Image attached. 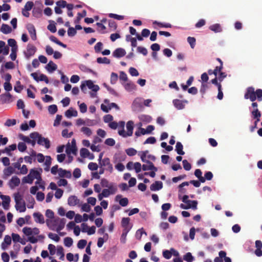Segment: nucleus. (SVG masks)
Wrapping results in <instances>:
<instances>
[{"label":"nucleus","instance_id":"1","mask_svg":"<svg viewBox=\"0 0 262 262\" xmlns=\"http://www.w3.org/2000/svg\"><path fill=\"white\" fill-rule=\"evenodd\" d=\"M66 220L64 218L60 219L58 217L52 220H47L46 224L49 228L53 231L59 232L62 230L65 226Z\"/></svg>","mask_w":262,"mask_h":262},{"label":"nucleus","instance_id":"2","mask_svg":"<svg viewBox=\"0 0 262 262\" xmlns=\"http://www.w3.org/2000/svg\"><path fill=\"white\" fill-rule=\"evenodd\" d=\"M244 98L246 99H249L252 102L254 101L256 99L258 101H262V90L257 89L256 91L253 87L247 88L245 94Z\"/></svg>","mask_w":262,"mask_h":262},{"label":"nucleus","instance_id":"3","mask_svg":"<svg viewBox=\"0 0 262 262\" xmlns=\"http://www.w3.org/2000/svg\"><path fill=\"white\" fill-rule=\"evenodd\" d=\"M30 138H37V143L41 146H44L47 149L50 147V141L48 138H44L38 132H33L30 134Z\"/></svg>","mask_w":262,"mask_h":262},{"label":"nucleus","instance_id":"4","mask_svg":"<svg viewBox=\"0 0 262 262\" xmlns=\"http://www.w3.org/2000/svg\"><path fill=\"white\" fill-rule=\"evenodd\" d=\"M189 196L187 195H184L181 199L182 201L185 204V203H192V205H189L184 204H181L180 206V208L183 209H188L190 208L193 210H196L197 209L198 201L195 200H188Z\"/></svg>","mask_w":262,"mask_h":262},{"label":"nucleus","instance_id":"5","mask_svg":"<svg viewBox=\"0 0 262 262\" xmlns=\"http://www.w3.org/2000/svg\"><path fill=\"white\" fill-rule=\"evenodd\" d=\"M127 132L124 129L118 130V134L123 137L127 138L132 136L134 129V122L133 121H128L126 123Z\"/></svg>","mask_w":262,"mask_h":262},{"label":"nucleus","instance_id":"6","mask_svg":"<svg viewBox=\"0 0 262 262\" xmlns=\"http://www.w3.org/2000/svg\"><path fill=\"white\" fill-rule=\"evenodd\" d=\"M143 99L141 97L136 98L132 104V109L133 112H139L142 111L143 108Z\"/></svg>","mask_w":262,"mask_h":262},{"label":"nucleus","instance_id":"7","mask_svg":"<svg viewBox=\"0 0 262 262\" xmlns=\"http://www.w3.org/2000/svg\"><path fill=\"white\" fill-rule=\"evenodd\" d=\"M86 86L94 92H97L100 89L99 86L98 85L94 84L92 80H86L84 82L82 83L80 85L81 91L84 93H85Z\"/></svg>","mask_w":262,"mask_h":262},{"label":"nucleus","instance_id":"8","mask_svg":"<svg viewBox=\"0 0 262 262\" xmlns=\"http://www.w3.org/2000/svg\"><path fill=\"white\" fill-rule=\"evenodd\" d=\"M36 48L33 45L28 44L27 47L26 51H24V54L27 59H29L31 57L33 56L36 52Z\"/></svg>","mask_w":262,"mask_h":262},{"label":"nucleus","instance_id":"9","mask_svg":"<svg viewBox=\"0 0 262 262\" xmlns=\"http://www.w3.org/2000/svg\"><path fill=\"white\" fill-rule=\"evenodd\" d=\"M172 103L176 109L181 110L185 108L186 104L188 103V101L175 99L172 100Z\"/></svg>","mask_w":262,"mask_h":262},{"label":"nucleus","instance_id":"10","mask_svg":"<svg viewBox=\"0 0 262 262\" xmlns=\"http://www.w3.org/2000/svg\"><path fill=\"white\" fill-rule=\"evenodd\" d=\"M99 165L105 168V170L109 171L110 173H112L113 171V165L111 163L110 160L108 158L103 159V161H101Z\"/></svg>","mask_w":262,"mask_h":262},{"label":"nucleus","instance_id":"11","mask_svg":"<svg viewBox=\"0 0 262 262\" xmlns=\"http://www.w3.org/2000/svg\"><path fill=\"white\" fill-rule=\"evenodd\" d=\"M12 96L9 93H5L0 95V104L10 103L12 102Z\"/></svg>","mask_w":262,"mask_h":262},{"label":"nucleus","instance_id":"12","mask_svg":"<svg viewBox=\"0 0 262 262\" xmlns=\"http://www.w3.org/2000/svg\"><path fill=\"white\" fill-rule=\"evenodd\" d=\"M0 198L2 200V206L5 210L9 209L10 203L11 201L10 197L8 195H0Z\"/></svg>","mask_w":262,"mask_h":262},{"label":"nucleus","instance_id":"13","mask_svg":"<svg viewBox=\"0 0 262 262\" xmlns=\"http://www.w3.org/2000/svg\"><path fill=\"white\" fill-rule=\"evenodd\" d=\"M27 29L30 35L31 39L33 40H35L37 38L36 29L33 25L31 24H28L27 26Z\"/></svg>","mask_w":262,"mask_h":262},{"label":"nucleus","instance_id":"14","mask_svg":"<svg viewBox=\"0 0 262 262\" xmlns=\"http://www.w3.org/2000/svg\"><path fill=\"white\" fill-rule=\"evenodd\" d=\"M126 54V51L125 50L121 48H119L116 49L113 52V56L114 57L120 58L124 56H125Z\"/></svg>","mask_w":262,"mask_h":262},{"label":"nucleus","instance_id":"15","mask_svg":"<svg viewBox=\"0 0 262 262\" xmlns=\"http://www.w3.org/2000/svg\"><path fill=\"white\" fill-rule=\"evenodd\" d=\"M20 184V179L17 176H13L9 182V187L13 189Z\"/></svg>","mask_w":262,"mask_h":262},{"label":"nucleus","instance_id":"16","mask_svg":"<svg viewBox=\"0 0 262 262\" xmlns=\"http://www.w3.org/2000/svg\"><path fill=\"white\" fill-rule=\"evenodd\" d=\"M33 216L36 223L41 224L45 223V219L43 215L40 212H34L33 214Z\"/></svg>","mask_w":262,"mask_h":262},{"label":"nucleus","instance_id":"17","mask_svg":"<svg viewBox=\"0 0 262 262\" xmlns=\"http://www.w3.org/2000/svg\"><path fill=\"white\" fill-rule=\"evenodd\" d=\"M80 200L75 195H71L68 199V204L70 206H74L78 205Z\"/></svg>","mask_w":262,"mask_h":262},{"label":"nucleus","instance_id":"18","mask_svg":"<svg viewBox=\"0 0 262 262\" xmlns=\"http://www.w3.org/2000/svg\"><path fill=\"white\" fill-rule=\"evenodd\" d=\"M162 187L163 183L161 181H157L150 185V189L151 191H156L161 189Z\"/></svg>","mask_w":262,"mask_h":262},{"label":"nucleus","instance_id":"19","mask_svg":"<svg viewBox=\"0 0 262 262\" xmlns=\"http://www.w3.org/2000/svg\"><path fill=\"white\" fill-rule=\"evenodd\" d=\"M122 84L125 90L127 92H130L136 89V85L131 81H129L127 83H123Z\"/></svg>","mask_w":262,"mask_h":262},{"label":"nucleus","instance_id":"20","mask_svg":"<svg viewBox=\"0 0 262 262\" xmlns=\"http://www.w3.org/2000/svg\"><path fill=\"white\" fill-rule=\"evenodd\" d=\"M147 164H143L142 165V169L144 171L146 170H154L157 171L158 169L156 167L154 166L153 163L150 161H148Z\"/></svg>","mask_w":262,"mask_h":262},{"label":"nucleus","instance_id":"21","mask_svg":"<svg viewBox=\"0 0 262 262\" xmlns=\"http://www.w3.org/2000/svg\"><path fill=\"white\" fill-rule=\"evenodd\" d=\"M58 174L59 177L67 178H70L71 177V172L70 171L63 169L61 168H59L58 169Z\"/></svg>","mask_w":262,"mask_h":262},{"label":"nucleus","instance_id":"22","mask_svg":"<svg viewBox=\"0 0 262 262\" xmlns=\"http://www.w3.org/2000/svg\"><path fill=\"white\" fill-rule=\"evenodd\" d=\"M16 149V145L15 144H13L8 147H6L4 150H2V153H6L8 156H11L12 155L11 151H13Z\"/></svg>","mask_w":262,"mask_h":262},{"label":"nucleus","instance_id":"23","mask_svg":"<svg viewBox=\"0 0 262 262\" xmlns=\"http://www.w3.org/2000/svg\"><path fill=\"white\" fill-rule=\"evenodd\" d=\"M29 174L33 179H36L37 180L42 181L40 174L37 170L34 169H31Z\"/></svg>","mask_w":262,"mask_h":262},{"label":"nucleus","instance_id":"24","mask_svg":"<svg viewBox=\"0 0 262 262\" xmlns=\"http://www.w3.org/2000/svg\"><path fill=\"white\" fill-rule=\"evenodd\" d=\"M57 68V65L54 63L52 61H49V62L46 66V70L50 73H52L55 71Z\"/></svg>","mask_w":262,"mask_h":262},{"label":"nucleus","instance_id":"25","mask_svg":"<svg viewBox=\"0 0 262 262\" xmlns=\"http://www.w3.org/2000/svg\"><path fill=\"white\" fill-rule=\"evenodd\" d=\"M77 147H73L71 146L70 143H68L66 145V152L68 155H71V154H73V155H76L77 153Z\"/></svg>","mask_w":262,"mask_h":262},{"label":"nucleus","instance_id":"26","mask_svg":"<svg viewBox=\"0 0 262 262\" xmlns=\"http://www.w3.org/2000/svg\"><path fill=\"white\" fill-rule=\"evenodd\" d=\"M14 172V169L13 167L9 166L5 169H4L3 172L4 176L3 178L5 179H7V178L10 176L11 174H12Z\"/></svg>","mask_w":262,"mask_h":262},{"label":"nucleus","instance_id":"27","mask_svg":"<svg viewBox=\"0 0 262 262\" xmlns=\"http://www.w3.org/2000/svg\"><path fill=\"white\" fill-rule=\"evenodd\" d=\"M251 114L254 119H256L255 121V126L257 124V123L259 121V117L261 116L260 112L258 111L257 108H255L253 111L251 112Z\"/></svg>","mask_w":262,"mask_h":262},{"label":"nucleus","instance_id":"28","mask_svg":"<svg viewBox=\"0 0 262 262\" xmlns=\"http://www.w3.org/2000/svg\"><path fill=\"white\" fill-rule=\"evenodd\" d=\"M52 163V158L50 156H46V160L44 163V165H45V167L44 168L46 171H48L50 169V166Z\"/></svg>","mask_w":262,"mask_h":262},{"label":"nucleus","instance_id":"29","mask_svg":"<svg viewBox=\"0 0 262 262\" xmlns=\"http://www.w3.org/2000/svg\"><path fill=\"white\" fill-rule=\"evenodd\" d=\"M1 31L5 34H8L12 32V29L8 25L3 24Z\"/></svg>","mask_w":262,"mask_h":262},{"label":"nucleus","instance_id":"30","mask_svg":"<svg viewBox=\"0 0 262 262\" xmlns=\"http://www.w3.org/2000/svg\"><path fill=\"white\" fill-rule=\"evenodd\" d=\"M183 146L180 142H177L176 146V151L179 155H184V151L183 150Z\"/></svg>","mask_w":262,"mask_h":262},{"label":"nucleus","instance_id":"31","mask_svg":"<svg viewBox=\"0 0 262 262\" xmlns=\"http://www.w3.org/2000/svg\"><path fill=\"white\" fill-rule=\"evenodd\" d=\"M77 115V111L75 110H73L72 108H70L65 113V115L68 118H70L73 116L76 117Z\"/></svg>","mask_w":262,"mask_h":262},{"label":"nucleus","instance_id":"32","mask_svg":"<svg viewBox=\"0 0 262 262\" xmlns=\"http://www.w3.org/2000/svg\"><path fill=\"white\" fill-rule=\"evenodd\" d=\"M209 28L210 30L213 31L215 33H219L222 31V27L219 24H215L211 25Z\"/></svg>","mask_w":262,"mask_h":262},{"label":"nucleus","instance_id":"33","mask_svg":"<svg viewBox=\"0 0 262 262\" xmlns=\"http://www.w3.org/2000/svg\"><path fill=\"white\" fill-rule=\"evenodd\" d=\"M15 207L16 210L19 211L20 212H24L26 210V204L24 201L18 203L17 206V204H15Z\"/></svg>","mask_w":262,"mask_h":262},{"label":"nucleus","instance_id":"34","mask_svg":"<svg viewBox=\"0 0 262 262\" xmlns=\"http://www.w3.org/2000/svg\"><path fill=\"white\" fill-rule=\"evenodd\" d=\"M130 218L123 217L121 220V226L122 227L133 226V225L130 223Z\"/></svg>","mask_w":262,"mask_h":262},{"label":"nucleus","instance_id":"35","mask_svg":"<svg viewBox=\"0 0 262 262\" xmlns=\"http://www.w3.org/2000/svg\"><path fill=\"white\" fill-rule=\"evenodd\" d=\"M139 118L140 121L146 122V123H149L151 122L152 120V118L151 116L148 115H141L139 117Z\"/></svg>","mask_w":262,"mask_h":262},{"label":"nucleus","instance_id":"36","mask_svg":"<svg viewBox=\"0 0 262 262\" xmlns=\"http://www.w3.org/2000/svg\"><path fill=\"white\" fill-rule=\"evenodd\" d=\"M108 190V191L111 193V194H115L117 191V187L116 184L111 183L110 184L108 185V187H107Z\"/></svg>","mask_w":262,"mask_h":262},{"label":"nucleus","instance_id":"37","mask_svg":"<svg viewBox=\"0 0 262 262\" xmlns=\"http://www.w3.org/2000/svg\"><path fill=\"white\" fill-rule=\"evenodd\" d=\"M79 68L80 70L86 73H92L93 74H96V73L93 71L92 70L89 69L84 64H80L79 66Z\"/></svg>","mask_w":262,"mask_h":262},{"label":"nucleus","instance_id":"38","mask_svg":"<svg viewBox=\"0 0 262 262\" xmlns=\"http://www.w3.org/2000/svg\"><path fill=\"white\" fill-rule=\"evenodd\" d=\"M183 259L187 262H192L194 258L190 252H187L183 256Z\"/></svg>","mask_w":262,"mask_h":262},{"label":"nucleus","instance_id":"39","mask_svg":"<svg viewBox=\"0 0 262 262\" xmlns=\"http://www.w3.org/2000/svg\"><path fill=\"white\" fill-rule=\"evenodd\" d=\"M56 254L60 256L59 259L63 260L64 259V254L63 252V248L61 246H58Z\"/></svg>","mask_w":262,"mask_h":262},{"label":"nucleus","instance_id":"40","mask_svg":"<svg viewBox=\"0 0 262 262\" xmlns=\"http://www.w3.org/2000/svg\"><path fill=\"white\" fill-rule=\"evenodd\" d=\"M80 155L83 158L89 157L91 154L89 150L85 148H82L80 150Z\"/></svg>","mask_w":262,"mask_h":262},{"label":"nucleus","instance_id":"41","mask_svg":"<svg viewBox=\"0 0 262 262\" xmlns=\"http://www.w3.org/2000/svg\"><path fill=\"white\" fill-rule=\"evenodd\" d=\"M8 44L9 46L11 47V49H18L16 41L14 39H9L8 40Z\"/></svg>","mask_w":262,"mask_h":262},{"label":"nucleus","instance_id":"42","mask_svg":"<svg viewBox=\"0 0 262 262\" xmlns=\"http://www.w3.org/2000/svg\"><path fill=\"white\" fill-rule=\"evenodd\" d=\"M97 62L98 63H104L108 64L110 63L111 61L106 57H98L97 58Z\"/></svg>","mask_w":262,"mask_h":262},{"label":"nucleus","instance_id":"43","mask_svg":"<svg viewBox=\"0 0 262 262\" xmlns=\"http://www.w3.org/2000/svg\"><path fill=\"white\" fill-rule=\"evenodd\" d=\"M189 185V182H184L179 186V192L181 193H185L186 191V189L183 188V187Z\"/></svg>","mask_w":262,"mask_h":262},{"label":"nucleus","instance_id":"44","mask_svg":"<svg viewBox=\"0 0 262 262\" xmlns=\"http://www.w3.org/2000/svg\"><path fill=\"white\" fill-rule=\"evenodd\" d=\"M73 241L71 237H67L64 238V244L67 247H70L73 245Z\"/></svg>","mask_w":262,"mask_h":262},{"label":"nucleus","instance_id":"45","mask_svg":"<svg viewBox=\"0 0 262 262\" xmlns=\"http://www.w3.org/2000/svg\"><path fill=\"white\" fill-rule=\"evenodd\" d=\"M163 256L166 259H169L172 255H171V249H170L169 250H164L162 252Z\"/></svg>","mask_w":262,"mask_h":262},{"label":"nucleus","instance_id":"46","mask_svg":"<svg viewBox=\"0 0 262 262\" xmlns=\"http://www.w3.org/2000/svg\"><path fill=\"white\" fill-rule=\"evenodd\" d=\"M153 24L155 25V24H157L160 27H162V28H171V24H169V23H160V22H158L156 20H155L153 21Z\"/></svg>","mask_w":262,"mask_h":262},{"label":"nucleus","instance_id":"47","mask_svg":"<svg viewBox=\"0 0 262 262\" xmlns=\"http://www.w3.org/2000/svg\"><path fill=\"white\" fill-rule=\"evenodd\" d=\"M48 237L49 238H50L56 242H58L60 240L59 236L55 233H53L50 232L48 233Z\"/></svg>","mask_w":262,"mask_h":262},{"label":"nucleus","instance_id":"48","mask_svg":"<svg viewBox=\"0 0 262 262\" xmlns=\"http://www.w3.org/2000/svg\"><path fill=\"white\" fill-rule=\"evenodd\" d=\"M33 180L34 179L29 174L26 177H25L23 179L22 181L24 183L32 184L33 183Z\"/></svg>","mask_w":262,"mask_h":262},{"label":"nucleus","instance_id":"49","mask_svg":"<svg viewBox=\"0 0 262 262\" xmlns=\"http://www.w3.org/2000/svg\"><path fill=\"white\" fill-rule=\"evenodd\" d=\"M33 6L34 4L32 2H27L25 5L24 8L23 10H25L26 11H30L32 9Z\"/></svg>","mask_w":262,"mask_h":262},{"label":"nucleus","instance_id":"50","mask_svg":"<svg viewBox=\"0 0 262 262\" xmlns=\"http://www.w3.org/2000/svg\"><path fill=\"white\" fill-rule=\"evenodd\" d=\"M182 163L183 168L185 170L189 171L191 169V165L187 160H183L182 161Z\"/></svg>","mask_w":262,"mask_h":262},{"label":"nucleus","instance_id":"51","mask_svg":"<svg viewBox=\"0 0 262 262\" xmlns=\"http://www.w3.org/2000/svg\"><path fill=\"white\" fill-rule=\"evenodd\" d=\"M87 241L85 239H80L77 243V247L80 249H83L86 245Z\"/></svg>","mask_w":262,"mask_h":262},{"label":"nucleus","instance_id":"52","mask_svg":"<svg viewBox=\"0 0 262 262\" xmlns=\"http://www.w3.org/2000/svg\"><path fill=\"white\" fill-rule=\"evenodd\" d=\"M57 107L55 104H52L49 106L48 111L50 114H54L57 112Z\"/></svg>","mask_w":262,"mask_h":262},{"label":"nucleus","instance_id":"53","mask_svg":"<svg viewBox=\"0 0 262 262\" xmlns=\"http://www.w3.org/2000/svg\"><path fill=\"white\" fill-rule=\"evenodd\" d=\"M118 79V76L117 74L114 73V72L112 73L111 75V80H110L111 83L112 84H115L116 82H117Z\"/></svg>","mask_w":262,"mask_h":262},{"label":"nucleus","instance_id":"54","mask_svg":"<svg viewBox=\"0 0 262 262\" xmlns=\"http://www.w3.org/2000/svg\"><path fill=\"white\" fill-rule=\"evenodd\" d=\"M81 131L87 136H90L92 134L91 129L87 127H82Z\"/></svg>","mask_w":262,"mask_h":262},{"label":"nucleus","instance_id":"55","mask_svg":"<svg viewBox=\"0 0 262 262\" xmlns=\"http://www.w3.org/2000/svg\"><path fill=\"white\" fill-rule=\"evenodd\" d=\"M24 89L23 85H21L20 82L17 81L16 82V85L14 86V90L16 93H20L21 90Z\"/></svg>","mask_w":262,"mask_h":262},{"label":"nucleus","instance_id":"56","mask_svg":"<svg viewBox=\"0 0 262 262\" xmlns=\"http://www.w3.org/2000/svg\"><path fill=\"white\" fill-rule=\"evenodd\" d=\"M23 232L26 235L28 236V237L32 235V228L30 227H24L23 229Z\"/></svg>","mask_w":262,"mask_h":262},{"label":"nucleus","instance_id":"57","mask_svg":"<svg viewBox=\"0 0 262 262\" xmlns=\"http://www.w3.org/2000/svg\"><path fill=\"white\" fill-rule=\"evenodd\" d=\"M195 38L193 37H188L187 38V41L189 43L191 48L192 49H193L194 48V46L195 45Z\"/></svg>","mask_w":262,"mask_h":262},{"label":"nucleus","instance_id":"58","mask_svg":"<svg viewBox=\"0 0 262 262\" xmlns=\"http://www.w3.org/2000/svg\"><path fill=\"white\" fill-rule=\"evenodd\" d=\"M125 152L129 156H135L137 154V150L133 148H129L126 149Z\"/></svg>","mask_w":262,"mask_h":262},{"label":"nucleus","instance_id":"59","mask_svg":"<svg viewBox=\"0 0 262 262\" xmlns=\"http://www.w3.org/2000/svg\"><path fill=\"white\" fill-rule=\"evenodd\" d=\"M16 123V121L15 119H8L6 120L5 123V125L7 126H11L15 125Z\"/></svg>","mask_w":262,"mask_h":262},{"label":"nucleus","instance_id":"60","mask_svg":"<svg viewBox=\"0 0 262 262\" xmlns=\"http://www.w3.org/2000/svg\"><path fill=\"white\" fill-rule=\"evenodd\" d=\"M91 208L89 204L88 203H84L81 206V210L86 212H89L91 211Z\"/></svg>","mask_w":262,"mask_h":262},{"label":"nucleus","instance_id":"61","mask_svg":"<svg viewBox=\"0 0 262 262\" xmlns=\"http://www.w3.org/2000/svg\"><path fill=\"white\" fill-rule=\"evenodd\" d=\"M137 51L139 53L143 54L144 56H146L147 55L148 52L147 50L143 47H138L137 48Z\"/></svg>","mask_w":262,"mask_h":262},{"label":"nucleus","instance_id":"62","mask_svg":"<svg viewBox=\"0 0 262 262\" xmlns=\"http://www.w3.org/2000/svg\"><path fill=\"white\" fill-rule=\"evenodd\" d=\"M77 33V31L76 29H75L73 27H69L68 30V35L70 37H73L76 35Z\"/></svg>","mask_w":262,"mask_h":262},{"label":"nucleus","instance_id":"63","mask_svg":"<svg viewBox=\"0 0 262 262\" xmlns=\"http://www.w3.org/2000/svg\"><path fill=\"white\" fill-rule=\"evenodd\" d=\"M103 47V43L101 42H97L94 47L95 51L96 53L100 52Z\"/></svg>","mask_w":262,"mask_h":262},{"label":"nucleus","instance_id":"64","mask_svg":"<svg viewBox=\"0 0 262 262\" xmlns=\"http://www.w3.org/2000/svg\"><path fill=\"white\" fill-rule=\"evenodd\" d=\"M18 149L20 152H24L27 149V146L24 142H19L18 144Z\"/></svg>","mask_w":262,"mask_h":262}]
</instances>
